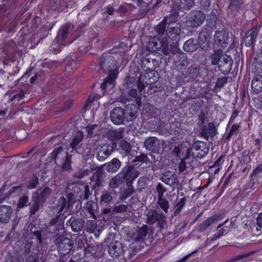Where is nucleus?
Returning a JSON list of instances; mask_svg holds the SVG:
<instances>
[{"label":"nucleus","instance_id":"1","mask_svg":"<svg viewBox=\"0 0 262 262\" xmlns=\"http://www.w3.org/2000/svg\"><path fill=\"white\" fill-rule=\"evenodd\" d=\"M210 59L213 65H218L219 69L224 74L228 73L232 68L233 61L231 57L223 54L221 50L215 51L211 55Z\"/></svg>","mask_w":262,"mask_h":262},{"label":"nucleus","instance_id":"2","mask_svg":"<svg viewBox=\"0 0 262 262\" xmlns=\"http://www.w3.org/2000/svg\"><path fill=\"white\" fill-rule=\"evenodd\" d=\"M180 31V26L178 24L172 23L169 24L167 31V36L171 40L176 41V42H173V45L171 47L170 50L172 53L178 51L177 41L179 40Z\"/></svg>","mask_w":262,"mask_h":262},{"label":"nucleus","instance_id":"3","mask_svg":"<svg viewBox=\"0 0 262 262\" xmlns=\"http://www.w3.org/2000/svg\"><path fill=\"white\" fill-rule=\"evenodd\" d=\"M205 19V15L201 11L193 12L187 21V26L191 27H198L201 26Z\"/></svg>","mask_w":262,"mask_h":262},{"label":"nucleus","instance_id":"4","mask_svg":"<svg viewBox=\"0 0 262 262\" xmlns=\"http://www.w3.org/2000/svg\"><path fill=\"white\" fill-rule=\"evenodd\" d=\"M64 155L66 158L62 165V168L65 170H68L71 168V160L67 152H65L61 147H59L56 150L52 152V158L56 161L57 159L62 158Z\"/></svg>","mask_w":262,"mask_h":262},{"label":"nucleus","instance_id":"5","mask_svg":"<svg viewBox=\"0 0 262 262\" xmlns=\"http://www.w3.org/2000/svg\"><path fill=\"white\" fill-rule=\"evenodd\" d=\"M118 74L117 70L115 69L109 72L107 78L101 85V88L104 92H109L114 87L115 80Z\"/></svg>","mask_w":262,"mask_h":262},{"label":"nucleus","instance_id":"6","mask_svg":"<svg viewBox=\"0 0 262 262\" xmlns=\"http://www.w3.org/2000/svg\"><path fill=\"white\" fill-rule=\"evenodd\" d=\"M110 118L112 122L115 124H120L124 119V112L121 107L115 108L111 113Z\"/></svg>","mask_w":262,"mask_h":262},{"label":"nucleus","instance_id":"7","mask_svg":"<svg viewBox=\"0 0 262 262\" xmlns=\"http://www.w3.org/2000/svg\"><path fill=\"white\" fill-rule=\"evenodd\" d=\"M211 35V31L209 29L203 30L199 35L198 42L203 50L207 49Z\"/></svg>","mask_w":262,"mask_h":262},{"label":"nucleus","instance_id":"8","mask_svg":"<svg viewBox=\"0 0 262 262\" xmlns=\"http://www.w3.org/2000/svg\"><path fill=\"white\" fill-rule=\"evenodd\" d=\"M124 251L123 247L121 242L114 241L112 242L108 248V253L113 257H116Z\"/></svg>","mask_w":262,"mask_h":262},{"label":"nucleus","instance_id":"9","mask_svg":"<svg viewBox=\"0 0 262 262\" xmlns=\"http://www.w3.org/2000/svg\"><path fill=\"white\" fill-rule=\"evenodd\" d=\"M58 245L59 251L63 254L68 253L73 248L72 241L68 238H64Z\"/></svg>","mask_w":262,"mask_h":262},{"label":"nucleus","instance_id":"10","mask_svg":"<svg viewBox=\"0 0 262 262\" xmlns=\"http://www.w3.org/2000/svg\"><path fill=\"white\" fill-rule=\"evenodd\" d=\"M12 210V208L6 205L0 206V222L4 223L9 221Z\"/></svg>","mask_w":262,"mask_h":262},{"label":"nucleus","instance_id":"11","mask_svg":"<svg viewBox=\"0 0 262 262\" xmlns=\"http://www.w3.org/2000/svg\"><path fill=\"white\" fill-rule=\"evenodd\" d=\"M69 26L68 25H64L60 30L59 35L57 40L54 41L52 44L53 48L55 50H58L57 47L59 46L60 41V36L61 35V41L64 40L68 34Z\"/></svg>","mask_w":262,"mask_h":262},{"label":"nucleus","instance_id":"12","mask_svg":"<svg viewBox=\"0 0 262 262\" xmlns=\"http://www.w3.org/2000/svg\"><path fill=\"white\" fill-rule=\"evenodd\" d=\"M147 227L146 225H144L139 228L136 232H134L131 236V238L135 241H139L145 237L147 233Z\"/></svg>","mask_w":262,"mask_h":262},{"label":"nucleus","instance_id":"13","mask_svg":"<svg viewBox=\"0 0 262 262\" xmlns=\"http://www.w3.org/2000/svg\"><path fill=\"white\" fill-rule=\"evenodd\" d=\"M228 37V34L226 31H217L214 36V41L216 43L222 45L226 42Z\"/></svg>","mask_w":262,"mask_h":262},{"label":"nucleus","instance_id":"14","mask_svg":"<svg viewBox=\"0 0 262 262\" xmlns=\"http://www.w3.org/2000/svg\"><path fill=\"white\" fill-rule=\"evenodd\" d=\"M251 88L256 93L262 91V75H256L254 77L251 82Z\"/></svg>","mask_w":262,"mask_h":262},{"label":"nucleus","instance_id":"15","mask_svg":"<svg viewBox=\"0 0 262 262\" xmlns=\"http://www.w3.org/2000/svg\"><path fill=\"white\" fill-rule=\"evenodd\" d=\"M161 46V42L157 37L150 38L147 44V48L150 51H155Z\"/></svg>","mask_w":262,"mask_h":262},{"label":"nucleus","instance_id":"16","mask_svg":"<svg viewBox=\"0 0 262 262\" xmlns=\"http://www.w3.org/2000/svg\"><path fill=\"white\" fill-rule=\"evenodd\" d=\"M120 165V161L118 159L114 158L107 164L106 168L108 171L114 172L118 170Z\"/></svg>","mask_w":262,"mask_h":262},{"label":"nucleus","instance_id":"17","mask_svg":"<svg viewBox=\"0 0 262 262\" xmlns=\"http://www.w3.org/2000/svg\"><path fill=\"white\" fill-rule=\"evenodd\" d=\"M159 141L155 137L148 138L145 140L144 145L145 148L148 150H154L156 145L158 144Z\"/></svg>","mask_w":262,"mask_h":262},{"label":"nucleus","instance_id":"18","mask_svg":"<svg viewBox=\"0 0 262 262\" xmlns=\"http://www.w3.org/2000/svg\"><path fill=\"white\" fill-rule=\"evenodd\" d=\"M219 216L217 215H214L211 217L208 218L207 220L205 221L203 223H202L200 226V229L201 230H203L205 228H207L212 224H213L215 221L219 220Z\"/></svg>","mask_w":262,"mask_h":262},{"label":"nucleus","instance_id":"19","mask_svg":"<svg viewBox=\"0 0 262 262\" xmlns=\"http://www.w3.org/2000/svg\"><path fill=\"white\" fill-rule=\"evenodd\" d=\"M108 136L110 140L115 141L122 138V132L120 129L112 130L109 132Z\"/></svg>","mask_w":262,"mask_h":262},{"label":"nucleus","instance_id":"20","mask_svg":"<svg viewBox=\"0 0 262 262\" xmlns=\"http://www.w3.org/2000/svg\"><path fill=\"white\" fill-rule=\"evenodd\" d=\"M183 49L187 52H192L196 49V46L193 39L187 40L183 45Z\"/></svg>","mask_w":262,"mask_h":262},{"label":"nucleus","instance_id":"21","mask_svg":"<svg viewBox=\"0 0 262 262\" xmlns=\"http://www.w3.org/2000/svg\"><path fill=\"white\" fill-rule=\"evenodd\" d=\"M83 138V134L81 132H76L72 142L71 143V145L72 148L75 147L82 140Z\"/></svg>","mask_w":262,"mask_h":262},{"label":"nucleus","instance_id":"22","mask_svg":"<svg viewBox=\"0 0 262 262\" xmlns=\"http://www.w3.org/2000/svg\"><path fill=\"white\" fill-rule=\"evenodd\" d=\"M67 204V201L64 198L61 197L59 200L58 204L56 207V210L59 213L58 217L60 215V213L65 208Z\"/></svg>","mask_w":262,"mask_h":262},{"label":"nucleus","instance_id":"23","mask_svg":"<svg viewBox=\"0 0 262 262\" xmlns=\"http://www.w3.org/2000/svg\"><path fill=\"white\" fill-rule=\"evenodd\" d=\"M71 228L74 232L80 231L83 227V222L82 220H75L71 224Z\"/></svg>","mask_w":262,"mask_h":262},{"label":"nucleus","instance_id":"24","mask_svg":"<svg viewBox=\"0 0 262 262\" xmlns=\"http://www.w3.org/2000/svg\"><path fill=\"white\" fill-rule=\"evenodd\" d=\"M111 152V149L110 148L105 149V147H102L98 152L97 157L104 159L106 157L110 155Z\"/></svg>","mask_w":262,"mask_h":262},{"label":"nucleus","instance_id":"25","mask_svg":"<svg viewBox=\"0 0 262 262\" xmlns=\"http://www.w3.org/2000/svg\"><path fill=\"white\" fill-rule=\"evenodd\" d=\"M188 158L181 160L179 165V170L180 172H183L186 168L190 167V164L187 162Z\"/></svg>","mask_w":262,"mask_h":262},{"label":"nucleus","instance_id":"26","mask_svg":"<svg viewBox=\"0 0 262 262\" xmlns=\"http://www.w3.org/2000/svg\"><path fill=\"white\" fill-rule=\"evenodd\" d=\"M51 189L48 188H45L41 192L40 195L38 197V201H44L51 193Z\"/></svg>","mask_w":262,"mask_h":262},{"label":"nucleus","instance_id":"27","mask_svg":"<svg viewBox=\"0 0 262 262\" xmlns=\"http://www.w3.org/2000/svg\"><path fill=\"white\" fill-rule=\"evenodd\" d=\"M162 180L164 183L168 184L171 181V182H173L175 178L174 176H173L170 172L168 171L163 174Z\"/></svg>","mask_w":262,"mask_h":262},{"label":"nucleus","instance_id":"28","mask_svg":"<svg viewBox=\"0 0 262 262\" xmlns=\"http://www.w3.org/2000/svg\"><path fill=\"white\" fill-rule=\"evenodd\" d=\"M97 227L96 223L95 221H88L86 223L87 231L89 232H93Z\"/></svg>","mask_w":262,"mask_h":262},{"label":"nucleus","instance_id":"29","mask_svg":"<svg viewBox=\"0 0 262 262\" xmlns=\"http://www.w3.org/2000/svg\"><path fill=\"white\" fill-rule=\"evenodd\" d=\"M158 203L161 208L166 212L168 208V202L162 197L159 198Z\"/></svg>","mask_w":262,"mask_h":262},{"label":"nucleus","instance_id":"30","mask_svg":"<svg viewBox=\"0 0 262 262\" xmlns=\"http://www.w3.org/2000/svg\"><path fill=\"white\" fill-rule=\"evenodd\" d=\"M24 92L23 91H20L17 94L14 95L12 96L10 99V101H13L14 100H17V101H19L21 99H22L24 97Z\"/></svg>","mask_w":262,"mask_h":262},{"label":"nucleus","instance_id":"31","mask_svg":"<svg viewBox=\"0 0 262 262\" xmlns=\"http://www.w3.org/2000/svg\"><path fill=\"white\" fill-rule=\"evenodd\" d=\"M28 203V198L26 196H23L20 198L18 202V206L19 208H23L26 206Z\"/></svg>","mask_w":262,"mask_h":262},{"label":"nucleus","instance_id":"32","mask_svg":"<svg viewBox=\"0 0 262 262\" xmlns=\"http://www.w3.org/2000/svg\"><path fill=\"white\" fill-rule=\"evenodd\" d=\"M38 184V179L37 177L34 176L33 177L31 181L29 182L27 188L29 189H32L34 188L37 184Z\"/></svg>","mask_w":262,"mask_h":262},{"label":"nucleus","instance_id":"33","mask_svg":"<svg viewBox=\"0 0 262 262\" xmlns=\"http://www.w3.org/2000/svg\"><path fill=\"white\" fill-rule=\"evenodd\" d=\"M166 25L164 22H161L157 27V32L158 34H163L165 32Z\"/></svg>","mask_w":262,"mask_h":262},{"label":"nucleus","instance_id":"34","mask_svg":"<svg viewBox=\"0 0 262 262\" xmlns=\"http://www.w3.org/2000/svg\"><path fill=\"white\" fill-rule=\"evenodd\" d=\"M139 6H145L149 5L152 2V0H133Z\"/></svg>","mask_w":262,"mask_h":262},{"label":"nucleus","instance_id":"35","mask_svg":"<svg viewBox=\"0 0 262 262\" xmlns=\"http://www.w3.org/2000/svg\"><path fill=\"white\" fill-rule=\"evenodd\" d=\"M216 20H217V17L215 14H212L210 16V18L208 19V23L210 24V25L211 26V28H212L213 26L214 27L216 24Z\"/></svg>","mask_w":262,"mask_h":262},{"label":"nucleus","instance_id":"36","mask_svg":"<svg viewBox=\"0 0 262 262\" xmlns=\"http://www.w3.org/2000/svg\"><path fill=\"white\" fill-rule=\"evenodd\" d=\"M257 35V29L256 28H252L250 30L248 31V32L246 34V35L253 38L255 39V37Z\"/></svg>","mask_w":262,"mask_h":262},{"label":"nucleus","instance_id":"37","mask_svg":"<svg viewBox=\"0 0 262 262\" xmlns=\"http://www.w3.org/2000/svg\"><path fill=\"white\" fill-rule=\"evenodd\" d=\"M127 206L125 205H120L114 208V211L115 212H123L126 210Z\"/></svg>","mask_w":262,"mask_h":262},{"label":"nucleus","instance_id":"38","mask_svg":"<svg viewBox=\"0 0 262 262\" xmlns=\"http://www.w3.org/2000/svg\"><path fill=\"white\" fill-rule=\"evenodd\" d=\"M157 191L158 193L159 198H162L164 193L165 192V190L163 186L160 183H159L157 187Z\"/></svg>","mask_w":262,"mask_h":262},{"label":"nucleus","instance_id":"39","mask_svg":"<svg viewBox=\"0 0 262 262\" xmlns=\"http://www.w3.org/2000/svg\"><path fill=\"white\" fill-rule=\"evenodd\" d=\"M112 196L110 194H104L101 196V202L106 203L110 202L112 200Z\"/></svg>","mask_w":262,"mask_h":262},{"label":"nucleus","instance_id":"40","mask_svg":"<svg viewBox=\"0 0 262 262\" xmlns=\"http://www.w3.org/2000/svg\"><path fill=\"white\" fill-rule=\"evenodd\" d=\"M40 202V201H38L37 199H36V200L35 201L34 204L33 205V206L31 208L30 212H31V214H34L35 213V212L38 209V208H39L38 204Z\"/></svg>","mask_w":262,"mask_h":262},{"label":"nucleus","instance_id":"41","mask_svg":"<svg viewBox=\"0 0 262 262\" xmlns=\"http://www.w3.org/2000/svg\"><path fill=\"white\" fill-rule=\"evenodd\" d=\"M136 117V115L133 112H129L128 113V115L126 113V115L124 114V119L127 121H131L133 119H134Z\"/></svg>","mask_w":262,"mask_h":262},{"label":"nucleus","instance_id":"42","mask_svg":"<svg viewBox=\"0 0 262 262\" xmlns=\"http://www.w3.org/2000/svg\"><path fill=\"white\" fill-rule=\"evenodd\" d=\"M254 39L253 38L250 37L247 35H246V38L245 39V45L247 47L250 46L254 42Z\"/></svg>","mask_w":262,"mask_h":262},{"label":"nucleus","instance_id":"43","mask_svg":"<svg viewBox=\"0 0 262 262\" xmlns=\"http://www.w3.org/2000/svg\"><path fill=\"white\" fill-rule=\"evenodd\" d=\"M229 231V229L227 228V227H226V229L225 228H222L219 231V233L217 234V235H216V238H220L221 236L224 235V234H226L228 231Z\"/></svg>","mask_w":262,"mask_h":262},{"label":"nucleus","instance_id":"44","mask_svg":"<svg viewBox=\"0 0 262 262\" xmlns=\"http://www.w3.org/2000/svg\"><path fill=\"white\" fill-rule=\"evenodd\" d=\"M257 224L259 227H262V213H260L257 217Z\"/></svg>","mask_w":262,"mask_h":262},{"label":"nucleus","instance_id":"45","mask_svg":"<svg viewBox=\"0 0 262 262\" xmlns=\"http://www.w3.org/2000/svg\"><path fill=\"white\" fill-rule=\"evenodd\" d=\"M97 126L96 125H89L86 127V130L88 133V134L91 135L92 133L93 129L95 128V127H96Z\"/></svg>","mask_w":262,"mask_h":262},{"label":"nucleus","instance_id":"46","mask_svg":"<svg viewBox=\"0 0 262 262\" xmlns=\"http://www.w3.org/2000/svg\"><path fill=\"white\" fill-rule=\"evenodd\" d=\"M90 194L89 187L88 186H85L84 187V198L86 199H87L89 197V196Z\"/></svg>","mask_w":262,"mask_h":262},{"label":"nucleus","instance_id":"47","mask_svg":"<svg viewBox=\"0 0 262 262\" xmlns=\"http://www.w3.org/2000/svg\"><path fill=\"white\" fill-rule=\"evenodd\" d=\"M117 180L116 178L113 179L110 183V186L112 188L117 187Z\"/></svg>","mask_w":262,"mask_h":262},{"label":"nucleus","instance_id":"48","mask_svg":"<svg viewBox=\"0 0 262 262\" xmlns=\"http://www.w3.org/2000/svg\"><path fill=\"white\" fill-rule=\"evenodd\" d=\"M201 144H203V143L200 142L199 141L195 142L193 144V147L196 150H199L201 146Z\"/></svg>","mask_w":262,"mask_h":262},{"label":"nucleus","instance_id":"49","mask_svg":"<svg viewBox=\"0 0 262 262\" xmlns=\"http://www.w3.org/2000/svg\"><path fill=\"white\" fill-rule=\"evenodd\" d=\"M184 204H185V199L184 198H182L181 199V200L178 203V209L179 210H180L183 207Z\"/></svg>","mask_w":262,"mask_h":262},{"label":"nucleus","instance_id":"50","mask_svg":"<svg viewBox=\"0 0 262 262\" xmlns=\"http://www.w3.org/2000/svg\"><path fill=\"white\" fill-rule=\"evenodd\" d=\"M225 82V79H219L217 81V82H216V85L217 86H222L223 85V84H224Z\"/></svg>","mask_w":262,"mask_h":262},{"label":"nucleus","instance_id":"51","mask_svg":"<svg viewBox=\"0 0 262 262\" xmlns=\"http://www.w3.org/2000/svg\"><path fill=\"white\" fill-rule=\"evenodd\" d=\"M262 172V165H259L258 166L254 171V173L256 174L258 173Z\"/></svg>","mask_w":262,"mask_h":262},{"label":"nucleus","instance_id":"52","mask_svg":"<svg viewBox=\"0 0 262 262\" xmlns=\"http://www.w3.org/2000/svg\"><path fill=\"white\" fill-rule=\"evenodd\" d=\"M129 95L133 97H136L137 95V91L136 90H132L129 92Z\"/></svg>","mask_w":262,"mask_h":262},{"label":"nucleus","instance_id":"53","mask_svg":"<svg viewBox=\"0 0 262 262\" xmlns=\"http://www.w3.org/2000/svg\"><path fill=\"white\" fill-rule=\"evenodd\" d=\"M238 128V126L237 125H233L231 129L230 133H231L232 131H235L237 130Z\"/></svg>","mask_w":262,"mask_h":262},{"label":"nucleus","instance_id":"54","mask_svg":"<svg viewBox=\"0 0 262 262\" xmlns=\"http://www.w3.org/2000/svg\"><path fill=\"white\" fill-rule=\"evenodd\" d=\"M163 53L165 55H168L169 54V51L167 49H166L165 47H163L162 49Z\"/></svg>","mask_w":262,"mask_h":262},{"label":"nucleus","instance_id":"55","mask_svg":"<svg viewBox=\"0 0 262 262\" xmlns=\"http://www.w3.org/2000/svg\"><path fill=\"white\" fill-rule=\"evenodd\" d=\"M228 221V220H226L223 224H220L219 225V226L217 227V228L219 229V228H221V227L223 226L224 225H225Z\"/></svg>","mask_w":262,"mask_h":262},{"label":"nucleus","instance_id":"56","mask_svg":"<svg viewBox=\"0 0 262 262\" xmlns=\"http://www.w3.org/2000/svg\"><path fill=\"white\" fill-rule=\"evenodd\" d=\"M107 12L109 14L111 15L113 13V10L112 8H108L107 10Z\"/></svg>","mask_w":262,"mask_h":262},{"label":"nucleus","instance_id":"57","mask_svg":"<svg viewBox=\"0 0 262 262\" xmlns=\"http://www.w3.org/2000/svg\"><path fill=\"white\" fill-rule=\"evenodd\" d=\"M221 160H222V157H220L218 159V160L215 162V165H218V164H219V162L221 161Z\"/></svg>","mask_w":262,"mask_h":262},{"label":"nucleus","instance_id":"58","mask_svg":"<svg viewBox=\"0 0 262 262\" xmlns=\"http://www.w3.org/2000/svg\"><path fill=\"white\" fill-rule=\"evenodd\" d=\"M36 80V76L32 77L30 79L31 83H33Z\"/></svg>","mask_w":262,"mask_h":262},{"label":"nucleus","instance_id":"59","mask_svg":"<svg viewBox=\"0 0 262 262\" xmlns=\"http://www.w3.org/2000/svg\"><path fill=\"white\" fill-rule=\"evenodd\" d=\"M110 209H105L103 210V213H107L110 212Z\"/></svg>","mask_w":262,"mask_h":262},{"label":"nucleus","instance_id":"60","mask_svg":"<svg viewBox=\"0 0 262 262\" xmlns=\"http://www.w3.org/2000/svg\"><path fill=\"white\" fill-rule=\"evenodd\" d=\"M126 146V151H128L130 148V145L128 143H125Z\"/></svg>","mask_w":262,"mask_h":262},{"label":"nucleus","instance_id":"61","mask_svg":"<svg viewBox=\"0 0 262 262\" xmlns=\"http://www.w3.org/2000/svg\"><path fill=\"white\" fill-rule=\"evenodd\" d=\"M5 113H6V112H5V111H0V114H2V115H1V116L3 115H5Z\"/></svg>","mask_w":262,"mask_h":262},{"label":"nucleus","instance_id":"62","mask_svg":"<svg viewBox=\"0 0 262 262\" xmlns=\"http://www.w3.org/2000/svg\"><path fill=\"white\" fill-rule=\"evenodd\" d=\"M193 1L192 0H191V1L190 2L188 3V4H189V5L191 6L193 4Z\"/></svg>","mask_w":262,"mask_h":262},{"label":"nucleus","instance_id":"63","mask_svg":"<svg viewBox=\"0 0 262 262\" xmlns=\"http://www.w3.org/2000/svg\"><path fill=\"white\" fill-rule=\"evenodd\" d=\"M208 125H209V127L210 128L213 127V126H214V125H213V124L212 123H209V124H208Z\"/></svg>","mask_w":262,"mask_h":262},{"label":"nucleus","instance_id":"64","mask_svg":"<svg viewBox=\"0 0 262 262\" xmlns=\"http://www.w3.org/2000/svg\"><path fill=\"white\" fill-rule=\"evenodd\" d=\"M128 191H129L128 194H130L133 193V190L131 189H128Z\"/></svg>","mask_w":262,"mask_h":262}]
</instances>
